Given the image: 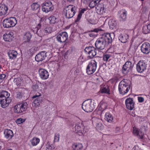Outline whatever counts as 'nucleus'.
Returning <instances> with one entry per match:
<instances>
[{
    "label": "nucleus",
    "instance_id": "nucleus-1",
    "mask_svg": "<svg viewBox=\"0 0 150 150\" xmlns=\"http://www.w3.org/2000/svg\"><path fill=\"white\" fill-rule=\"evenodd\" d=\"M114 35V34L113 33H105L103 34L96 41L95 45L96 48L99 50L104 49L108 44L112 42V37Z\"/></svg>",
    "mask_w": 150,
    "mask_h": 150
},
{
    "label": "nucleus",
    "instance_id": "nucleus-2",
    "mask_svg": "<svg viewBox=\"0 0 150 150\" xmlns=\"http://www.w3.org/2000/svg\"><path fill=\"white\" fill-rule=\"evenodd\" d=\"M129 81L124 79L119 83L118 89L120 94L124 95L127 93L130 89Z\"/></svg>",
    "mask_w": 150,
    "mask_h": 150
},
{
    "label": "nucleus",
    "instance_id": "nucleus-3",
    "mask_svg": "<svg viewBox=\"0 0 150 150\" xmlns=\"http://www.w3.org/2000/svg\"><path fill=\"white\" fill-rule=\"evenodd\" d=\"M77 7L69 5L65 7L64 9L63 14L66 18L69 19L73 17L76 13Z\"/></svg>",
    "mask_w": 150,
    "mask_h": 150
},
{
    "label": "nucleus",
    "instance_id": "nucleus-4",
    "mask_svg": "<svg viewBox=\"0 0 150 150\" xmlns=\"http://www.w3.org/2000/svg\"><path fill=\"white\" fill-rule=\"evenodd\" d=\"M94 101L88 99L84 101L82 103V108L86 112H91L94 108Z\"/></svg>",
    "mask_w": 150,
    "mask_h": 150
},
{
    "label": "nucleus",
    "instance_id": "nucleus-5",
    "mask_svg": "<svg viewBox=\"0 0 150 150\" xmlns=\"http://www.w3.org/2000/svg\"><path fill=\"white\" fill-rule=\"evenodd\" d=\"M74 130L76 133H78L80 135L84 134L88 131L87 127L84 126L82 122H78L76 124Z\"/></svg>",
    "mask_w": 150,
    "mask_h": 150
},
{
    "label": "nucleus",
    "instance_id": "nucleus-6",
    "mask_svg": "<svg viewBox=\"0 0 150 150\" xmlns=\"http://www.w3.org/2000/svg\"><path fill=\"white\" fill-rule=\"evenodd\" d=\"M17 23V21L14 17H10L5 19L3 22L4 27L9 28L14 26Z\"/></svg>",
    "mask_w": 150,
    "mask_h": 150
},
{
    "label": "nucleus",
    "instance_id": "nucleus-7",
    "mask_svg": "<svg viewBox=\"0 0 150 150\" xmlns=\"http://www.w3.org/2000/svg\"><path fill=\"white\" fill-rule=\"evenodd\" d=\"M97 67V63L95 60H92L89 62L86 68V72L88 75L93 74L96 71Z\"/></svg>",
    "mask_w": 150,
    "mask_h": 150
},
{
    "label": "nucleus",
    "instance_id": "nucleus-8",
    "mask_svg": "<svg viewBox=\"0 0 150 150\" xmlns=\"http://www.w3.org/2000/svg\"><path fill=\"white\" fill-rule=\"evenodd\" d=\"M28 104L26 103H20L15 105L13 110L15 112L20 113L26 110Z\"/></svg>",
    "mask_w": 150,
    "mask_h": 150
},
{
    "label": "nucleus",
    "instance_id": "nucleus-9",
    "mask_svg": "<svg viewBox=\"0 0 150 150\" xmlns=\"http://www.w3.org/2000/svg\"><path fill=\"white\" fill-rule=\"evenodd\" d=\"M54 8V6L51 1H48L42 4V10L46 13L52 11Z\"/></svg>",
    "mask_w": 150,
    "mask_h": 150
},
{
    "label": "nucleus",
    "instance_id": "nucleus-10",
    "mask_svg": "<svg viewBox=\"0 0 150 150\" xmlns=\"http://www.w3.org/2000/svg\"><path fill=\"white\" fill-rule=\"evenodd\" d=\"M133 65L130 62H126L123 65L122 68V71L124 74H126L131 71L132 69Z\"/></svg>",
    "mask_w": 150,
    "mask_h": 150
},
{
    "label": "nucleus",
    "instance_id": "nucleus-11",
    "mask_svg": "<svg viewBox=\"0 0 150 150\" xmlns=\"http://www.w3.org/2000/svg\"><path fill=\"white\" fill-rule=\"evenodd\" d=\"M95 8L96 13L100 15L104 14L106 13L107 11L106 6L103 3L97 5Z\"/></svg>",
    "mask_w": 150,
    "mask_h": 150
},
{
    "label": "nucleus",
    "instance_id": "nucleus-12",
    "mask_svg": "<svg viewBox=\"0 0 150 150\" xmlns=\"http://www.w3.org/2000/svg\"><path fill=\"white\" fill-rule=\"evenodd\" d=\"M146 64L143 61H140L137 64V70L138 72L142 73L146 70Z\"/></svg>",
    "mask_w": 150,
    "mask_h": 150
},
{
    "label": "nucleus",
    "instance_id": "nucleus-13",
    "mask_svg": "<svg viewBox=\"0 0 150 150\" xmlns=\"http://www.w3.org/2000/svg\"><path fill=\"white\" fill-rule=\"evenodd\" d=\"M41 94L40 93H38V94L34 95L32 97L33 99H35L32 103V105L35 107H37L40 105L41 103V98L39 97L40 96Z\"/></svg>",
    "mask_w": 150,
    "mask_h": 150
},
{
    "label": "nucleus",
    "instance_id": "nucleus-14",
    "mask_svg": "<svg viewBox=\"0 0 150 150\" xmlns=\"http://www.w3.org/2000/svg\"><path fill=\"white\" fill-rule=\"evenodd\" d=\"M84 51L86 54H88V57L91 58H93L96 55V49L93 47H86Z\"/></svg>",
    "mask_w": 150,
    "mask_h": 150
},
{
    "label": "nucleus",
    "instance_id": "nucleus-15",
    "mask_svg": "<svg viewBox=\"0 0 150 150\" xmlns=\"http://www.w3.org/2000/svg\"><path fill=\"white\" fill-rule=\"evenodd\" d=\"M68 38V35L66 32L61 33L57 37V41L61 43L65 42Z\"/></svg>",
    "mask_w": 150,
    "mask_h": 150
},
{
    "label": "nucleus",
    "instance_id": "nucleus-16",
    "mask_svg": "<svg viewBox=\"0 0 150 150\" xmlns=\"http://www.w3.org/2000/svg\"><path fill=\"white\" fill-rule=\"evenodd\" d=\"M39 76L42 80L47 79L49 76V74L48 71L43 69H40L38 70Z\"/></svg>",
    "mask_w": 150,
    "mask_h": 150
},
{
    "label": "nucleus",
    "instance_id": "nucleus-17",
    "mask_svg": "<svg viewBox=\"0 0 150 150\" xmlns=\"http://www.w3.org/2000/svg\"><path fill=\"white\" fill-rule=\"evenodd\" d=\"M141 50L143 53L149 54L150 52V44L146 42L143 43L141 46Z\"/></svg>",
    "mask_w": 150,
    "mask_h": 150
},
{
    "label": "nucleus",
    "instance_id": "nucleus-18",
    "mask_svg": "<svg viewBox=\"0 0 150 150\" xmlns=\"http://www.w3.org/2000/svg\"><path fill=\"white\" fill-rule=\"evenodd\" d=\"M46 52L43 51L38 54L35 56V59L37 62L42 61L46 57Z\"/></svg>",
    "mask_w": 150,
    "mask_h": 150
},
{
    "label": "nucleus",
    "instance_id": "nucleus-19",
    "mask_svg": "<svg viewBox=\"0 0 150 150\" xmlns=\"http://www.w3.org/2000/svg\"><path fill=\"white\" fill-rule=\"evenodd\" d=\"M125 104L127 108L128 109L132 110L134 107V103L132 98H128L125 100Z\"/></svg>",
    "mask_w": 150,
    "mask_h": 150
},
{
    "label": "nucleus",
    "instance_id": "nucleus-20",
    "mask_svg": "<svg viewBox=\"0 0 150 150\" xmlns=\"http://www.w3.org/2000/svg\"><path fill=\"white\" fill-rule=\"evenodd\" d=\"M4 134L5 137L8 140L11 139L14 135L12 131L10 129H5Z\"/></svg>",
    "mask_w": 150,
    "mask_h": 150
},
{
    "label": "nucleus",
    "instance_id": "nucleus-21",
    "mask_svg": "<svg viewBox=\"0 0 150 150\" xmlns=\"http://www.w3.org/2000/svg\"><path fill=\"white\" fill-rule=\"evenodd\" d=\"M120 20L122 21H125L126 19L127 12L125 10H122L118 12Z\"/></svg>",
    "mask_w": 150,
    "mask_h": 150
},
{
    "label": "nucleus",
    "instance_id": "nucleus-22",
    "mask_svg": "<svg viewBox=\"0 0 150 150\" xmlns=\"http://www.w3.org/2000/svg\"><path fill=\"white\" fill-rule=\"evenodd\" d=\"M13 33L12 32L5 33L3 36V39L6 41L10 42L13 38Z\"/></svg>",
    "mask_w": 150,
    "mask_h": 150
},
{
    "label": "nucleus",
    "instance_id": "nucleus-23",
    "mask_svg": "<svg viewBox=\"0 0 150 150\" xmlns=\"http://www.w3.org/2000/svg\"><path fill=\"white\" fill-rule=\"evenodd\" d=\"M8 7L4 4H0V16L4 15L6 14Z\"/></svg>",
    "mask_w": 150,
    "mask_h": 150
},
{
    "label": "nucleus",
    "instance_id": "nucleus-24",
    "mask_svg": "<svg viewBox=\"0 0 150 150\" xmlns=\"http://www.w3.org/2000/svg\"><path fill=\"white\" fill-rule=\"evenodd\" d=\"M10 96V94L6 91H3L0 94V102L4 100L5 99H6L9 98Z\"/></svg>",
    "mask_w": 150,
    "mask_h": 150
},
{
    "label": "nucleus",
    "instance_id": "nucleus-25",
    "mask_svg": "<svg viewBox=\"0 0 150 150\" xmlns=\"http://www.w3.org/2000/svg\"><path fill=\"white\" fill-rule=\"evenodd\" d=\"M8 54L10 59H15L18 54L17 52L14 50H10L8 52Z\"/></svg>",
    "mask_w": 150,
    "mask_h": 150
},
{
    "label": "nucleus",
    "instance_id": "nucleus-26",
    "mask_svg": "<svg viewBox=\"0 0 150 150\" xmlns=\"http://www.w3.org/2000/svg\"><path fill=\"white\" fill-rule=\"evenodd\" d=\"M11 102V100L9 98H7L0 103L1 106L3 108H5Z\"/></svg>",
    "mask_w": 150,
    "mask_h": 150
},
{
    "label": "nucleus",
    "instance_id": "nucleus-27",
    "mask_svg": "<svg viewBox=\"0 0 150 150\" xmlns=\"http://www.w3.org/2000/svg\"><path fill=\"white\" fill-rule=\"evenodd\" d=\"M105 119L108 122L111 123L113 122V117L110 112H106L105 115Z\"/></svg>",
    "mask_w": 150,
    "mask_h": 150
},
{
    "label": "nucleus",
    "instance_id": "nucleus-28",
    "mask_svg": "<svg viewBox=\"0 0 150 150\" xmlns=\"http://www.w3.org/2000/svg\"><path fill=\"white\" fill-rule=\"evenodd\" d=\"M128 35L126 34H121L119 36L118 38L122 42L125 43L128 41Z\"/></svg>",
    "mask_w": 150,
    "mask_h": 150
},
{
    "label": "nucleus",
    "instance_id": "nucleus-29",
    "mask_svg": "<svg viewBox=\"0 0 150 150\" xmlns=\"http://www.w3.org/2000/svg\"><path fill=\"white\" fill-rule=\"evenodd\" d=\"M100 91L101 93H105L109 94L110 90L107 85H101Z\"/></svg>",
    "mask_w": 150,
    "mask_h": 150
},
{
    "label": "nucleus",
    "instance_id": "nucleus-30",
    "mask_svg": "<svg viewBox=\"0 0 150 150\" xmlns=\"http://www.w3.org/2000/svg\"><path fill=\"white\" fill-rule=\"evenodd\" d=\"M108 24L110 28L112 29L116 28L117 26V21L114 19L110 20L108 21Z\"/></svg>",
    "mask_w": 150,
    "mask_h": 150
},
{
    "label": "nucleus",
    "instance_id": "nucleus-31",
    "mask_svg": "<svg viewBox=\"0 0 150 150\" xmlns=\"http://www.w3.org/2000/svg\"><path fill=\"white\" fill-rule=\"evenodd\" d=\"M72 147L74 150H80L82 149L83 146L81 143H75L73 145Z\"/></svg>",
    "mask_w": 150,
    "mask_h": 150
},
{
    "label": "nucleus",
    "instance_id": "nucleus-32",
    "mask_svg": "<svg viewBox=\"0 0 150 150\" xmlns=\"http://www.w3.org/2000/svg\"><path fill=\"white\" fill-rule=\"evenodd\" d=\"M40 140L39 138L34 137L31 140L30 142L33 146H35L37 145L40 142Z\"/></svg>",
    "mask_w": 150,
    "mask_h": 150
},
{
    "label": "nucleus",
    "instance_id": "nucleus-33",
    "mask_svg": "<svg viewBox=\"0 0 150 150\" xmlns=\"http://www.w3.org/2000/svg\"><path fill=\"white\" fill-rule=\"evenodd\" d=\"M32 37V35L29 32H27L24 35L23 38L25 42H29Z\"/></svg>",
    "mask_w": 150,
    "mask_h": 150
},
{
    "label": "nucleus",
    "instance_id": "nucleus-34",
    "mask_svg": "<svg viewBox=\"0 0 150 150\" xmlns=\"http://www.w3.org/2000/svg\"><path fill=\"white\" fill-rule=\"evenodd\" d=\"M142 31L144 34H147L150 33V31L147 25H145L143 26Z\"/></svg>",
    "mask_w": 150,
    "mask_h": 150
},
{
    "label": "nucleus",
    "instance_id": "nucleus-35",
    "mask_svg": "<svg viewBox=\"0 0 150 150\" xmlns=\"http://www.w3.org/2000/svg\"><path fill=\"white\" fill-rule=\"evenodd\" d=\"M87 9L86 8H83L81 9L79 11V13L78 14L77 18V20L79 21L81 18L84 12Z\"/></svg>",
    "mask_w": 150,
    "mask_h": 150
},
{
    "label": "nucleus",
    "instance_id": "nucleus-36",
    "mask_svg": "<svg viewBox=\"0 0 150 150\" xmlns=\"http://www.w3.org/2000/svg\"><path fill=\"white\" fill-rule=\"evenodd\" d=\"M57 18L54 16H51L49 18V20L50 23L51 24H54L56 22Z\"/></svg>",
    "mask_w": 150,
    "mask_h": 150
},
{
    "label": "nucleus",
    "instance_id": "nucleus-37",
    "mask_svg": "<svg viewBox=\"0 0 150 150\" xmlns=\"http://www.w3.org/2000/svg\"><path fill=\"white\" fill-rule=\"evenodd\" d=\"M97 5V3L93 0H92L89 3V6L91 8H94L95 7H96Z\"/></svg>",
    "mask_w": 150,
    "mask_h": 150
},
{
    "label": "nucleus",
    "instance_id": "nucleus-38",
    "mask_svg": "<svg viewBox=\"0 0 150 150\" xmlns=\"http://www.w3.org/2000/svg\"><path fill=\"white\" fill-rule=\"evenodd\" d=\"M39 5L37 3H34L31 5V8L33 10H36L39 7Z\"/></svg>",
    "mask_w": 150,
    "mask_h": 150
},
{
    "label": "nucleus",
    "instance_id": "nucleus-39",
    "mask_svg": "<svg viewBox=\"0 0 150 150\" xmlns=\"http://www.w3.org/2000/svg\"><path fill=\"white\" fill-rule=\"evenodd\" d=\"M52 31V28L51 27H47L45 28L44 32L47 34L51 33Z\"/></svg>",
    "mask_w": 150,
    "mask_h": 150
},
{
    "label": "nucleus",
    "instance_id": "nucleus-40",
    "mask_svg": "<svg viewBox=\"0 0 150 150\" xmlns=\"http://www.w3.org/2000/svg\"><path fill=\"white\" fill-rule=\"evenodd\" d=\"M110 55L109 54H104L103 56V59L104 61L107 62L109 59L110 57Z\"/></svg>",
    "mask_w": 150,
    "mask_h": 150
},
{
    "label": "nucleus",
    "instance_id": "nucleus-41",
    "mask_svg": "<svg viewBox=\"0 0 150 150\" xmlns=\"http://www.w3.org/2000/svg\"><path fill=\"white\" fill-rule=\"evenodd\" d=\"M138 129L136 128L135 127H134L133 128V133L136 136H137L139 134V132H140Z\"/></svg>",
    "mask_w": 150,
    "mask_h": 150
},
{
    "label": "nucleus",
    "instance_id": "nucleus-42",
    "mask_svg": "<svg viewBox=\"0 0 150 150\" xmlns=\"http://www.w3.org/2000/svg\"><path fill=\"white\" fill-rule=\"evenodd\" d=\"M25 120V119H23L22 118H19L16 120V122L17 124H20L24 122Z\"/></svg>",
    "mask_w": 150,
    "mask_h": 150
},
{
    "label": "nucleus",
    "instance_id": "nucleus-43",
    "mask_svg": "<svg viewBox=\"0 0 150 150\" xmlns=\"http://www.w3.org/2000/svg\"><path fill=\"white\" fill-rule=\"evenodd\" d=\"M60 135L59 134H55L54 136V142H57L59 140Z\"/></svg>",
    "mask_w": 150,
    "mask_h": 150
},
{
    "label": "nucleus",
    "instance_id": "nucleus-44",
    "mask_svg": "<svg viewBox=\"0 0 150 150\" xmlns=\"http://www.w3.org/2000/svg\"><path fill=\"white\" fill-rule=\"evenodd\" d=\"M16 97L17 98H20L22 96V94L21 91H18L17 92Z\"/></svg>",
    "mask_w": 150,
    "mask_h": 150
},
{
    "label": "nucleus",
    "instance_id": "nucleus-45",
    "mask_svg": "<svg viewBox=\"0 0 150 150\" xmlns=\"http://www.w3.org/2000/svg\"><path fill=\"white\" fill-rule=\"evenodd\" d=\"M53 149L52 146H51L50 144L47 143L46 145V150H52Z\"/></svg>",
    "mask_w": 150,
    "mask_h": 150
},
{
    "label": "nucleus",
    "instance_id": "nucleus-46",
    "mask_svg": "<svg viewBox=\"0 0 150 150\" xmlns=\"http://www.w3.org/2000/svg\"><path fill=\"white\" fill-rule=\"evenodd\" d=\"M32 88L34 91H38L39 87L38 85L35 84L32 86Z\"/></svg>",
    "mask_w": 150,
    "mask_h": 150
},
{
    "label": "nucleus",
    "instance_id": "nucleus-47",
    "mask_svg": "<svg viewBox=\"0 0 150 150\" xmlns=\"http://www.w3.org/2000/svg\"><path fill=\"white\" fill-rule=\"evenodd\" d=\"M144 135V133H142V132L140 131L139 132V134L137 136H138V137L140 138L141 139H142L143 138Z\"/></svg>",
    "mask_w": 150,
    "mask_h": 150
},
{
    "label": "nucleus",
    "instance_id": "nucleus-48",
    "mask_svg": "<svg viewBox=\"0 0 150 150\" xmlns=\"http://www.w3.org/2000/svg\"><path fill=\"white\" fill-rule=\"evenodd\" d=\"M138 100L139 102L140 103H142L143 102L144 100V98L141 97H138Z\"/></svg>",
    "mask_w": 150,
    "mask_h": 150
},
{
    "label": "nucleus",
    "instance_id": "nucleus-49",
    "mask_svg": "<svg viewBox=\"0 0 150 150\" xmlns=\"http://www.w3.org/2000/svg\"><path fill=\"white\" fill-rule=\"evenodd\" d=\"M103 30L102 29L100 28H98L94 29L93 31L96 32H98L99 31H102Z\"/></svg>",
    "mask_w": 150,
    "mask_h": 150
},
{
    "label": "nucleus",
    "instance_id": "nucleus-50",
    "mask_svg": "<svg viewBox=\"0 0 150 150\" xmlns=\"http://www.w3.org/2000/svg\"><path fill=\"white\" fill-rule=\"evenodd\" d=\"M6 75L4 74H0V79H4L6 77Z\"/></svg>",
    "mask_w": 150,
    "mask_h": 150
},
{
    "label": "nucleus",
    "instance_id": "nucleus-51",
    "mask_svg": "<svg viewBox=\"0 0 150 150\" xmlns=\"http://www.w3.org/2000/svg\"><path fill=\"white\" fill-rule=\"evenodd\" d=\"M96 3H97V4H99L102 3L101 2V0H93Z\"/></svg>",
    "mask_w": 150,
    "mask_h": 150
},
{
    "label": "nucleus",
    "instance_id": "nucleus-52",
    "mask_svg": "<svg viewBox=\"0 0 150 150\" xmlns=\"http://www.w3.org/2000/svg\"><path fill=\"white\" fill-rule=\"evenodd\" d=\"M89 35L91 37H95V35L93 33H91L89 34Z\"/></svg>",
    "mask_w": 150,
    "mask_h": 150
},
{
    "label": "nucleus",
    "instance_id": "nucleus-53",
    "mask_svg": "<svg viewBox=\"0 0 150 150\" xmlns=\"http://www.w3.org/2000/svg\"><path fill=\"white\" fill-rule=\"evenodd\" d=\"M42 25L41 22H40L39 24L38 25V28H40Z\"/></svg>",
    "mask_w": 150,
    "mask_h": 150
},
{
    "label": "nucleus",
    "instance_id": "nucleus-54",
    "mask_svg": "<svg viewBox=\"0 0 150 150\" xmlns=\"http://www.w3.org/2000/svg\"><path fill=\"white\" fill-rule=\"evenodd\" d=\"M69 2H72L75 1V0H67Z\"/></svg>",
    "mask_w": 150,
    "mask_h": 150
},
{
    "label": "nucleus",
    "instance_id": "nucleus-55",
    "mask_svg": "<svg viewBox=\"0 0 150 150\" xmlns=\"http://www.w3.org/2000/svg\"><path fill=\"white\" fill-rule=\"evenodd\" d=\"M41 31V30H38L37 31V33H38V34H39V32H40Z\"/></svg>",
    "mask_w": 150,
    "mask_h": 150
},
{
    "label": "nucleus",
    "instance_id": "nucleus-56",
    "mask_svg": "<svg viewBox=\"0 0 150 150\" xmlns=\"http://www.w3.org/2000/svg\"><path fill=\"white\" fill-rule=\"evenodd\" d=\"M16 80L17 79H15L13 80L14 82H15L16 81Z\"/></svg>",
    "mask_w": 150,
    "mask_h": 150
},
{
    "label": "nucleus",
    "instance_id": "nucleus-57",
    "mask_svg": "<svg viewBox=\"0 0 150 150\" xmlns=\"http://www.w3.org/2000/svg\"><path fill=\"white\" fill-rule=\"evenodd\" d=\"M40 35H43V34L42 33H40Z\"/></svg>",
    "mask_w": 150,
    "mask_h": 150
},
{
    "label": "nucleus",
    "instance_id": "nucleus-58",
    "mask_svg": "<svg viewBox=\"0 0 150 150\" xmlns=\"http://www.w3.org/2000/svg\"><path fill=\"white\" fill-rule=\"evenodd\" d=\"M86 2H88V1H89L90 0H85Z\"/></svg>",
    "mask_w": 150,
    "mask_h": 150
},
{
    "label": "nucleus",
    "instance_id": "nucleus-59",
    "mask_svg": "<svg viewBox=\"0 0 150 150\" xmlns=\"http://www.w3.org/2000/svg\"><path fill=\"white\" fill-rule=\"evenodd\" d=\"M1 149V146H0V149Z\"/></svg>",
    "mask_w": 150,
    "mask_h": 150
},
{
    "label": "nucleus",
    "instance_id": "nucleus-60",
    "mask_svg": "<svg viewBox=\"0 0 150 150\" xmlns=\"http://www.w3.org/2000/svg\"><path fill=\"white\" fill-rule=\"evenodd\" d=\"M141 1H143L144 0H141Z\"/></svg>",
    "mask_w": 150,
    "mask_h": 150
}]
</instances>
